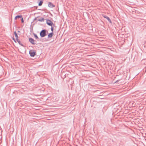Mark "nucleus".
Masks as SVG:
<instances>
[{
	"mask_svg": "<svg viewBox=\"0 0 146 146\" xmlns=\"http://www.w3.org/2000/svg\"><path fill=\"white\" fill-rule=\"evenodd\" d=\"M14 34L15 35V37H16V40H18V39H18V35H17V33H16V31H15L14 32Z\"/></svg>",
	"mask_w": 146,
	"mask_h": 146,
	"instance_id": "nucleus-8",
	"label": "nucleus"
},
{
	"mask_svg": "<svg viewBox=\"0 0 146 146\" xmlns=\"http://www.w3.org/2000/svg\"><path fill=\"white\" fill-rule=\"evenodd\" d=\"M33 35H34V37L36 38V39H38V36L36 34H35V33H34Z\"/></svg>",
	"mask_w": 146,
	"mask_h": 146,
	"instance_id": "nucleus-13",
	"label": "nucleus"
},
{
	"mask_svg": "<svg viewBox=\"0 0 146 146\" xmlns=\"http://www.w3.org/2000/svg\"><path fill=\"white\" fill-rule=\"evenodd\" d=\"M18 42L19 44L21 46L24 47V45L20 41V40L18 39V40H16Z\"/></svg>",
	"mask_w": 146,
	"mask_h": 146,
	"instance_id": "nucleus-10",
	"label": "nucleus"
},
{
	"mask_svg": "<svg viewBox=\"0 0 146 146\" xmlns=\"http://www.w3.org/2000/svg\"><path fill=\"white\" fill-rule=\"evenodd\" d=\"M43 1H40L38 3V5L39 6H41L42 5V3H43Z\"/></svg>",
	"mask_w": 146,
	"mask_h": 146,
	"instance_id": "nucleus-11",
	"label": "nucleus"
},
{
	"mask_svg": "<svg viewBox=\"0 0 146 146\" xmlns=\"http://www.w3.org/2000/svg\"><path fill=\"white\" fill-rule=\"evenodd\" d=\"M13 39L14 40V41L15 42H16V41H17V40H16H16H15V38H14V37H13Z\"/></svg>",
	"mask_w": 146,
	"mask_h": 146,
	"instance_id": "nucleus-16",
	"label": "nucleus"
},
{
	"mask_svg": "<svg viewBox=\"0 0 146 146\" xmlns=\"http://www.w3.org/2000/svg\"><path fill=\"white\" fill-rule=\"evenodd\" d=\"M48 33V31L46 29L42 30L40 33V35L41 37H43L45 36Z\"/></svg>",
	"mask_w": 146,
	"mask_h": 146,
	"instance_id": "nucleus-1",
	"label": "nucleus"
},
{
	"mask_svg": "<svg viewBox=\"0 0 146 146\" xmlns=\"http://www.w3.org/2000/svg\"><path fill=\"white\" fill-rule=\"evenodd\" d=\"M48 6L52 8L54 7L55 6L51 3L49 2L48 4Z\"/></svg>",
	"mask_w": 146,
	"mask_h": 146,
	"instance_id": "nucleus-5",
	"label": "nucleus"
},
{
	"mask_svg": "<svg viewBox=\"0 0 146 146\" xmlns=\"http://www.w3.org/2000/svg\"><path fill=\"white\" fill-rule=\"evenodd\" d=\"M53 35V33L52 32L50 33L48 35V38H50L52 37Z\"/></svg>",
	"mask_w": 146,
	"mask_h": 146,
	"instance_id": "nucleus-7",
	"label": "nucleus"
},
{
	"mask_svg": "<svg viewBox=\"0 0 146 146\" xmlns=\"http://www.w3.org/2000/svg\"><path fill=\"white\" fill-rule=\"evenodd\" d=\"M53 29H53V27H52H52H51V30L52 31V32L53 31Z\"/></svg>",
	"mask_w": 146,
	"mask_h": 146,
	"instance_id": "nucleus-15",
	"label": "nucleus"
},
{
	"mask_svg": "<svg viewBox=\"0 0 146 146\" xmlns=\"http://www.w3.org/2000/svg\"><path fill=\"white\" fill-rule=\"evenodd\" d=\"M36 19H36V18H35L34 19V21H35V20H36Z\"/></svg>",
	"mask_w": 146,
	"mask_h": 146,
	"instance_id": "nucleus-18",
	"label": "nucleus"
},
{
	"mask_svg": "<svg viewBox=\"0 0 146 146\" xmlns=\"http://www.w3.org/2000/svg\"><path fill=\"white\" fill-rule=\"evenodd\" d=\"M29 41L32 44H35L34 42L35 41L33 38H29Z\"/></svg>",
	"mask_w": 146,
	"mask_h": 146,
	"instance_id": "nucleus-4",
	"label": "nucleus"
},
{
	"mask_svg": "<svg viewBox=\"0 0 146 146\" xmlns=\"http://www.w3.org/2000/svg\"><path fill=\"white\" fill-rule=\"evenodd\" d=\"M22 17V16L21 15H17L15 17V19H17L21 18Z\"/></svg>",
	"mask_w": 146,
	"mask_h": 146,
	"instance_id": "nucleus-9",
	"label": "nucleus"
},
{
	"mask_svg": "<svg viewBox=\"0 0 146 146\" xmlns=\"http://www.w3.org/2000/svg\"><path fill=\"white\" fill-rule=\"evenodd\" d=\"M21 18V22L22 23H24V20H23V18L22 17Z\"/></svg>",
	"mask_w": 146,
	"mask_h": 146,
	"instance_id": "nucleus-14",
	"label": "nucleus"
},
{
	"mask_svg": "<svg viewBox=\"0 0 146 146\" xmlns=\"http://www.w3.org/2000/svg\"><path fill=\"white\" fill-rule=\"evenodd\" d=\"M104 18H106L107 19L108 21L110 23H111V20H110V18L108 17V16H106V15H105V16H104Z\"/></svg>",
	"mask_w": 146,
	"mask_h": 146,
	"instance_id": "nucleus-6",
	"label": "nucleus"
},
{
	"mask_svg": "<svg viewBox=\"0 0 146 146\" xmlns=\"http://www.w3.org/2000/svg\"><path fill=\"white\" fill-rule=\"evenodd\" d=\"M18 33H19V32H20V31H18Z\"/></svg>",
	"mask_w": 146,
	"mask_h": 146,
	"instance_id": "nucleus-19",
	"label": "nucleus"
},
{
	"mask_svg": "<svg viewBox=\"0 0 146 146\" xmlns=\"http://www.w3.org/2000/svg\"><path fill=\"white\" fill-rule=\"evenodd\" d=\"M46 24L50 26H52V25H54L52 22L49 19L46 20Z\"/></svg>",
	"mask_w": 146,
	"mask_h": 146,
	"instance_id": "nucleus-3",
	"label": "nucleus"
},
{
	"mask_svg": "<svg viewBox=\"0 0 146 146\" xmlns=\"http://www.w3.org/2000/svg\"><path fill=\"white\" fill-rule=\"evenodd\" d=\"M120 81V80H117L116 82H115V83H116L117 82H118L119 81Z\"/></svg>",
	"mask_w": 146,
	"mask_h": 146,
	"instance_id": "nucleus-17",
	"label": "nucleus"
},
{
	"mask_svg": "<svg viewBox=\"0 0 146 146\" xmlns=\"http://www.w3.org/2000/svg\"><path fill=\"white\" fill-rule=\"evenodd\" d=\"M38 21H44V18H42L38 20Z\"/></svg>",
	"mask_w": 146,
	"mask_h": 146,
	"instance_id": "nucleus-12",
	"label": "nucleus"
},
{
	"mask_svg": "<svg viewBox=\"0 0 146 146\" xmlns=\"http://www.w3.org/2000/svg\"><path fill=\"white\" fill-rule=\"evenodd\" d=\"M29 53L31 57H34L36 54V52L32 50L29 51Z\"/></svg>",
	"mask_w": 146,
	"mask_h": 146,
	"instance_id": "nucleus-2",
	"label": "nucleus"
}]
</instances>
